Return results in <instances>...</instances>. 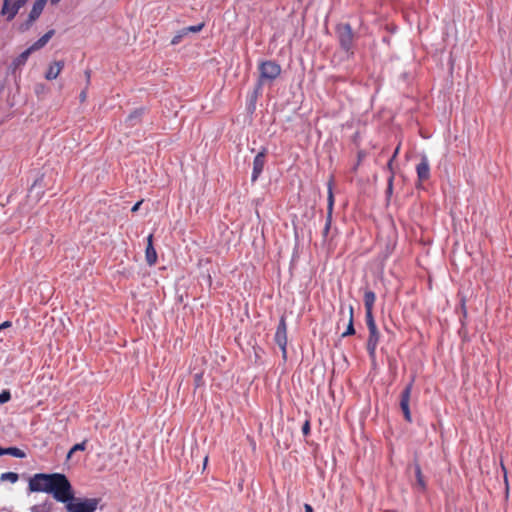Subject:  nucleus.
<instances>
[{"instance_id": "f257e3e1", "label": "nucleus", "mask_w": 512, "mask_h": 512, "mask_svg": "<svg viewBox=\"0 0 512 512\" xmlns=\"http://www.w3.org/2000/svg\"><path fill=\"white\" fill-rule=\"evenodd\" d=\"M28 488L31 492H45L53 498L66 503L74 500V491L68 478L61 473H37L30 478Z\"/></svg>"}, {"instance_id": "f03ea898", "label": "nucleus", "mask_w": 512, "mask_h": 512, "mask_svg": "<svg viewBox=\"0 0 512 512\" xmlns=\"http://www.w3.org/2000/svg\"><path fill=\"white\" fill-rule=\"evenodd\" d=\"M98 498H75L65 503L67 512H95L99 505Z\"/></svg>"}, {"instance_id": "7ed1b4c3", "label": "nucleus", "mask_w": 512, "mask_h": 512, "mask_svg": "<svg viewBox=\"0 0 512 512\" xmlns=\"http://www.w3.org/2000/svg\"><path fill=\"white\" fill-rule=\"evenodd\" d=\"M366 325L369 331L366 348L370 358L376 357V349L380 340V333L378 331L374 317L365 318Z\"/></svg>"}, {"instance_id": "20e7f679", "label": "nucleus", "mask_w": 512, "mask_h": 512, "mask_svg": "<svg viewBox=\"0 0 512 512\" xmlns=\"http://www.w3.org/2000/svg\"><path fill=\"white\" fill-rule=\"evenodd\" d=\"M258 69L260 72V83H263L264 81H273L281 74V66L272 60L260 62Z\"/></svg>"}, {"instance_id": "39448f33", "label": "nucleus", "mask_w": 512, "mask_h": 512, "mask_svg": "<svg viewBox=\"0 0 512 512\" xmlns=\"http://www.w3.org/2000/svg\"><path fill=\"white\" fill-rule=\"evenodd\" d=\"M274 340L282 351V357L284 360L287 359V324L286 319L282 316L279 320Z\"/></svg>"}, {"instance_id": "423d86ee", "label": "nucleus", "mask_w": 512, "mask_h": 512, "mask_svg": "<svg viewBox=\"0 0 512 512\" xmlns=\"http://www.w3.org/2000/svg\"><path fill=\"white\" fill-rule=\"evenodd\" d=\"M414 385V377L410 380V382L403 389L400 396V408L403 412L404 418L407 422H412V416L410 412V399L411 393Z\"/></svg>"}, {"instance_id": "0eeeda50", "label": "nucleus", "mask_w": 512, "mask_h": 512, "mask_svg": "<svg viewBox=\"0 0 512 512\" xmlns=\"http://www.w3.org/2000/svg\"><path fill=\"white\" fill-rule=\"evenodd\" d=\"M333 179L331 178L327 184L328 187V195H327V217H326V223L323 230L324 237L327 236L331 223H332V214H333V208H334V194H333Z\"/></svg>"}, {"instance_id": "6e6552de", "label": "nucleus", "mask_w": 512, "mask_h": 512, "mask_svg": "<svg viewBox=\"0 0 512 512\" xmlns=\"http://www.w3.org/2000/svg\"><path fill=\"white\" fill-rule=\"evenodd\" d=\"M338 37L341 47L347 52L350 51L354 36L349 24H344L338 28Z\"/></svg>"}, {"instance_id": "1a4fd4ad", "label": "nucleus", "mask_w": 512, "mask_h": 512, "mask_svg": "<svg viewBox=\"0 0 512 512\" xmlns=\"http://www.w3.org/2000/svg\"><path fill=\"white\" fill-rule=\"evenodd\" d=\"M266 149L263 148L254 158L253 160V171L251 175V181L255 182L259 176L261 175L264 165H265V158H266Z\"/></svg>"}, {"instance_id": "9d476101", "label": "nucleus", "mask_w": 512, "mask_h": 512, "mask_svg": "<svg viewBox=\"0 0 512 512\" xmlns=\"http://www.w3.org/2000/svg\"><path fill=\"white\" fill-rule=\"evenodd\" d=\"M417 178L420 183L427 181L430 178V163L427 156L423 155L420 162L416 166Z\"/></svg>"}, {"instance_id": "9b49d317", "label": "nucleus", "mask_w": 512, "mask_h": 512, "mask_svg": "<svg viewBox=\"0 0 512 512\" xmlns=\"http://www.w3.org/2000/svg\"><path fill=\"white\" fill-rule=\"evenodd\" d=\"M376 301V294L371 290L364 293L365 318L374 317L373 308Z\"/></svg>"}, {"instance_id": "f8f14e48", "label": "nucleus", "mask_w": 512, "mask_h": 512, "mask_svg": "<svg viewBox=\"0 0 512 512\" xmlns=\"http://www.w3.org/2000/svg\"><path fill=\"white\" fill-rule=\"evenodd\" d=\"M20 8L21 7H18V4L15 1L12 3V0H4L1 13L7 16L8 21H11L16 16Z\"/></svg>"}, {"instance_id": "ddd939ff", "label": "nucleus", "mask_w": 512, "mask_h": 512, "mask_svg": "<svg viewBox=\"0 0 512 512\" xmlns=\"http://www.w3.org/2000/svg\"><path fill=\"white\" fill-rule=\"evenodd\" d=\"M64 65L65 63L62 60L52 62L45 73V78L47 80L56 79L63 70Z\"/></svg>"}, {"instance_id": "4468645a", "label": "nucleus", "mask_w": 512, "mask_h": 512, "mask_svg": "<svg viewBox=\"0 0 512 512\" xmlns=\"http://www.w3.org/2000/svg\"><path fill=\"white\" fill-rule=\"evenodd\" d=\"M47 0H36L33 4V7L29 13L28 17V25L32 24L39 16L41 15Z\"/></svg>"}, {"instance_id": "2eb2a0df", "label": "nucleus", "mask_w": 512, "mask_h": 512, "mask_svg": "<svg viewBox=\"0 0 512 512\" xmlns=\"http://www.w3.org/2000/svg\"><path fill=\"white\" fill-rule=\"evenodd\" d=\"M153 235L150 234L147 238V247L145 251L146 261L149 265H154L157 262V253L153 247Z\"/></svg>"}, {"instance_id": "dca6fc26", "label": "nucleus", "mask_w": 512, "mask_h": 512, "mask_svg": "<svg viewBox=\"0 0 512 512\" xmlns=\"http://www.w3.org/2000/svg\"><path fill=\"white\" fill-rule=\"evenodd\" d=\"M54 34H55L54 29H50L49 31H47L42 37H40L36 42H34L30 46L32 51L34 52V51H37V50H40L41 48H43L49 42V40L53 37Z\"/></svg>"}, {"instance_id": "f3484780", "label": "nucleus", "mask_w": 512, "mask_h": 512, "mask_svg": "<svg viewBox=\"0 0 512 512\" xmlns=\"http://www.w3.org/2000/svg\"><path fill=\"white\" fill-rule=\"evenodd\" d=\"M355 334V328H354V309L353 306H349V319L346 330L342 333V337H347Z\"/></svg>"}, {"instance_id": "a211bd4d", "label": "nucleus", "mask_w": 512, "mask_h": 512, "mask_svg": "<svg viewBox=\"0 0 512 512\" xmlns=\"http://www.w3.org/2000/svg\"><path fill=\"white\" fill-rule=\"evenodd\" d=\"M11 455L16 458H24L25 452L17 447L0 448V456Z\"/></svg>"}, {"instance_id": "6ab92c4d", "label": "nucleus", "mask_w": 512, "mask_h": 512, "mask_svg": "<svg viewBox=\"0 0 512 512\" xmlns=\"http://www.w3.org/2000/svg\"><path fill=\"white\" fill-rule=\"evenodd\" d=\"M142 115H143V109H136L129 114V116L127 117V122L131 126H134L136 124V122H138L140 120Z\"/></svg>"}, {"instance_id": "aec40b11", "label": "nucleus", "mask_w": 512, "mask_h": 512, "mask_svg": "<svg viewBox=\"0 0 512 512\" xmlns=\"http://www.w3.org/2000/svg\"><path fill=\"white\" fill-rule=\"evenodd\" d=\"M32 49L29 47L27 48L25 51H23L14 61V64L15 65H23L26 63L28 57L30 56V54L32 53Z\"/></svg>"}, {"instance_id": "412c9836", "label": "nucleus", "mask_w": 512, "mask_h": 512, "mask_svg": "<svg viewBox=\"0 0 512 512\" xmlns=\"http://www.w3.org/2000/svg\"><path fill=\"white\" fill-rule=\"evenodd\" d=\"M19 479V476L15 472H5L0 476L1 481H9L11 483H16Z\"/></svg>"}, {"instance_id": "4be33fe9", "label": "nucleus", "mask_w": 512, "mask_h": 512, "mask_svg": "<svg viewBox=\"0 0 512 512\" xmlns=\"http://www.w3.org/2000/svg\"><path fill=\"white\" fill-rule=\"evenodd\" d=\"M187 35L188 34L186 33L185 28L179 30L172 38L171 45H178L182 41V39Z\"/></svg>"}, {"instance_id": "5701e85b", "label": "nucleus", "mask_w": 512, "mask_h": 512, "mask_svg": "<svg viewBox=\"0 0 512 512\" xmlns=\"http://www.w3.org/2000/svg\"><path fill=\"white\" fill-rule=\"evenodd\" d=\"M87 440L82 441L81 443L75 444L68 452L67 458H70L71 455L77 451H84L86 449Z\"/></svg>"}, {"instance_id": "b1692460", "label": "nucleus", "mask_w": 512, "mask_h": 512, "mask_svg": "<svg viewBox=\"0 0 512 512\" xmlns=\"http://www.w3.org/2000/svg\"><path fill=\"white\" fill-rule=\"evenodd\" d=\"M415 474H416V479H417V483H418V485H419L422 489H425L426 484H425V481H424V479H423V475H422L421 467H420V465H418V464L415 466Z\"/></svg>"}, {"instance_id": "393cba45", "label": "nucleus", "mask_w": 512, "mask_h": 512, "mask_svg": "<svg viewBox=\"0 0 512 512\" xmlns=\"http://www.w3.org/2000/svg\"><path fill=\"white\" fill-rule=\"evenodd\" d=\"M204 26H205L204 23H200L198 25H193V26H188V27H185V31L187 34L198 33L204 28Z\"/></svg>"}, {"instance_id": "a878e982", "label": "nucleus", "mask_w": 512, "mask_h": 512, "mask_svg": "<svg viewBox=\"0 0 512 512\" xmlns=\"http://www.w3.org/2000/svg\"><path fill=\"white\" fill-rule=\"evenodd\" d=\"M10 399H11V394L8 390H3L0 393V403L1 404L8 402Z\"/></svg>"}, {"instance_id": "bb28decb", "label": "nucleus", "mask_w": 512, "mask_h": 512, "mask_svg": "<svg viewBox=\"0 0 512 512\" xmlns=\"http://www.w3.org/2000/svg\"><path fill=\"white\" fill-rule=\"evenodd\" d=\"M310 421L309 420H306L302 426V433L304 436H307L310 434Z\"/></svg>"}, {"instance_id": "cd10ccee", "label": "nucleus", "mask_w": 512, "mask_h": 512, "mask_svg": "<svg viewBox=\"0 0 512 512\" xmlns=\"http://www.w3.org/2000/svg\"><path fill=\"white\" fill-rule=\"evenodd\" d=\"M12 326V323L10 321H4L2 324H0V329L3 330L5 328H9Z\"/></svg>"}, {"instance_id": "c85d7f7f", "label": "nucleus", "mask_w": 512, "mask_h": 512, "mask_svg": "<svg viewBox=\"0 0 512 512\" xmlns=\"http://www.w3.org/2000/svg\"><path fill=\"white\" fill-rule=\"evenodd\" d=\"M201 381H202V374L201 373L195 374V382H196V384L199 385Z\"/></svg>"}, {"instance_id": "c756f323", "label": "nucleus", "mask_w": 512, "mask_h": 512, "mask_svg": "<svg viewBox=\"0 0 512 512\" xmlns=\"http://www.w3.org/2000/svg\"><path fill=\"white\" fill-rule=\"evenodd\" d=\"M141 204H142V201H138V202H137V203L132 207L131 211H132V212H136V211L139 209V207H140V205H141Z\"/></svg>"}, {"instance_id": "7c9ffc66", "label": "nucleus", "mask_w": 512, "mask_h": 512, "mask_svg": "<svg viewBox=\"0 0 512 512\" xmlns=\"http://www.w3.org/2000/svg\"><path fill=\"white\" fill-rule=\"evenodd\" d=\"M28 0H16L15 2L18 4V7H23Z\"/></svg>"}, {"instance_id": "2f4dec72", "label": "nucleus", "mask_w": 512, "mask_h": 512, "mask_svg": "<svg viewBox=\"0 0 512 512\" xmlns=\"http://www.w3.org/2000/svg\"><path fill=\"white\" fill-rule=\"evenodd\" d=\"M399 151H400V144L396 147L393 155L391 158H393L395 160V158L397 157V155L399 154Z\"/></svg>"}, {"instance_id": "473e14b6", "label": "nucleus", "mask_w": 512, "mask_h": 512, "mask_svg": "<svg viewBox=\"0 0 512 512\" xmlns=\"http://www.w3.org/2000/svg\"><path fill=\"white\" fill-rule=\"evenodd\" d=\"M393 161H394V159H393V158H390V160H389V161H388V163H387V167H388V169H389L390 171H392V170H393Z\"/></svg>"}, {"instance_id": "72a5a7b5", "label": "nucleus", "mask_w": 512, "mask_h": 512, "mask_svg": "<svg viewBox=\"0 0 512 512\" xmlns=\"http://www.w3.org/2000/svg\"><path fill=\"white\" fill-rule=\"evenodd\" d=\"M85 76H86V79H87V84L90 83V77H91V71L90 70H86L85 71Z\"/></svg>"}, {"instance_id": "f704fd0d", "label": "nucleus", "mask_w": 512, "mask_h": 512, "mask_svg": "<svg viewBox=\"0 0 512 512\" xmlns=\"http://www.w3.org/2000/svg\"><path fill=\"white\" fill-rule=\"evenodd\" d=\"M86 95L87 94H86L85 90L80 93V101L81 102H84L86 100Z\"/></svg>"}, {"instance_id": "c9c22d12", "label": "nucleus", "mask_w": 512, "mask_h": 512, "mask_svg": "<svg viewBox=\"0 0 512 512\" xmlns=\"http://www.w3.org/2000/svg\"><path fill=\"white\" fill-rule=\"evenodd\" d=\"M305 512H313V508L310 504L304 505Z\"/></svg>"}, {"instance_id": "e433bc0d", "label": "nucleus", "mask_w": 512, "mask_h": 512, "mask_svg": "<svg viewBox=\"0 0 512 512\" xmlns=\"http://www.w3.org/2000/svg\"><path fill=\"white\" fill-rule=\"evenodd\" d=\"M501 466H502V470L504 471V478H505V480H507V477H506V468H505V466H504L503 464H501Z\"/></svg>"}, {"instance_id": "4c0bfd02", "label": "nucleus", "mask_w": 512, "mask_h": 512, "mask_svg": "<svg viewBox=\"0 0 512 512\" xmlns=\"http://www.w3.org/2000/svg\"><path fill=\"white\" fill-rule=\"evenodd\" d=\"M207 463H208V456H206V457L204 458V463H203L204 468L206 467Z\"/></svg>"}, {"instance_id": "58836bf2", "label": "nucleus", "mask_w": 512, "mask_h": 512, "mask_svg": "<svg viewBox=\"0 0 512 512\" xmlns=\"http://www.w3.org/2000/svg\"><path fill=\"white\" fill-rule=\"evenodd\" d=\"M61 0H51V3L52 4H57L58 2H60Z\"/></svg>"}, {"instance_id": "ea45409f", "label": "nucleus", "mask_w": 512, "mask_h": 512, "mask_svg": "<svg viewBox=\"0 0 512 512\" xmlns=\"http://www.w3.org/2000/svg\"><path fill=\"white\" fill-rule=\"evenodd\" d=\"M393 180V175L390 177L389 183L391 184Z\"/></svg>"}]
</instances>
